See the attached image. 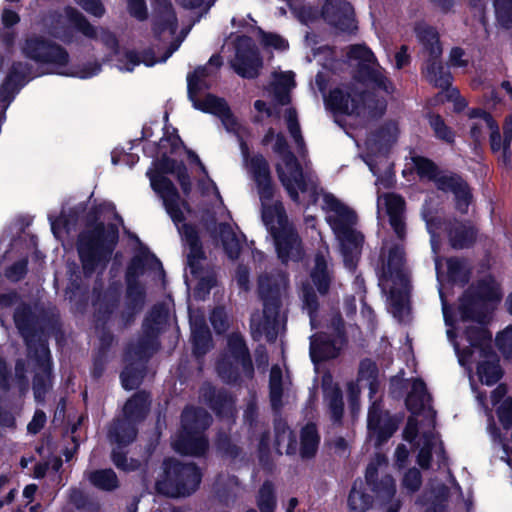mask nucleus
<instances>
[{
  "instance_id": "nucleus-1",
  "label": "nucleus",
  "mask_w": 512,
  "mask_h": 512,
  "mask_svg": "<svg viewBox=\"0 0 512 512\" xmlns=\"http://www.w3.org/2000/svg\"><path fill=\"white\" fill-rule=\"evenodd\" d=\"M221 64V58L213 55L206 65L198 67L187 76L189 99L195 109L219 117L226 130L239 138L244 163L257 185L262 205V220L274 239L278 257L284 263L299 261L303 257L301 241L293 226L289 224L281 202L273 199L274 187L267 161L260 155L248 159V146L242 140V125L231 114L223 99L205 94Z\"/></svg>"
},
{
  "instance_id": "nucleus-2",
  "label": "nucleus",
  "mask_w": 512,
  "mask_h": 512,
  "mask_svg": "<svg viewBox=\"0 0 512 512\" xmlns=\"http://www.w3.org/2000/svg\"><path fill=\"white\" fill-rule=\"evenodd\" d=\"M439 294L447 329V337L453 343L460 365L471 369L477 363L479 380L488 386L502 376L497 355L492 351L491 334L483 327L486 316L500 302L502 293L492 277L481 280L477 287L460 300L458 315H450L441 288Z\"/></svg>"
},
{
  "instance_id": "nucleus-3",
  "label": "nucleus",
  "mask_w": 512,
  "mask_h": 512,
  "mask_svg": "<svg viewBox=\"0 0 512 512\" xmlns=\"http://www.w3.org/2000/svg\"><path fill=\"white\" fill-rule=\"evenodd\" d=\"M263 142L266 145L273 144V151L280 155L281 160L276 166L278 177L293 201L308 206L317 203L321 198L326 220L341 244L345 265L353 269L363 242L362 235L354 228L355 213L334 195L319 190L315 174L300 168L294 155L287 150L286 141L281 134L269 130Z\"/></svg>"
},
{
  "instance_id": "nucleus-4",
  "label": "nucleus",
  "mask_w": 512,
  "mask_h": 512,
  "mask_svg": "<svg viewBox=\"0 0 512 512\" xmlns=\"http://www.w3.org/2000/svg\"><path fill=\"white\" fill-rule=\"evenodd\" d=\"M168 173L176 174L184 192L188 191L190 183L186 168L182 163H177L169 157H163L155 164V169L149 170L147 175L150 178L152 189L162 198L167 213L177 226L183 241L188 246V269L191 276L198 280L196 290L198 296H201L202 291H208L214 285L215 279L212 274L204 275L202 271L201 261L203 253L197 232L193 227L182 224L188 208L184 202L180 201L179 195L171 181L164 176Z\"/></svg>"
},
{
  "instance_id": "nucleus-5",
  "label": "nucleus",
  "mask_w": 512,
  "mask_h": 512,
  "mask_svg": "<svg viewBox=\"0 0 512 512\" xmlns=\"http://www.w3.org/2000/svg\"><path fill=\"white\" fill-rule=\"evenodd\" d=\"M406 406L412 413L403 431L404 440L419 448L418 464L429 467L434 455L439 465L445 462L442 442L433 432L435 412L430 405V396L421 380H414L406 399Z\"/></svg>"
},
{
  "instance_id": "nucleus-6",
  "label": "nucleus",
  "mask_w": 512,
  "mask_h": 512,
  "mask_svg": "<svg viewBox=\"0 0 512 512\" xmlns=\"http://www.w3.org/2000/svg\"><path fill=\"white\" fill-rule=\"evenodd\" d=\"M379 286L387 297L389 312L399 321L410 315V279L400 245L384 244L378 265Z\"/></svg>"
},
{
  "instance_id": "nucleus-7",
  "label": "nucleus",
  "mask_w": 512,
  "mask_h": 512,
  "mask_svg": "<svg viewBox=\"0 0 512 512\" xmlns=\"http://www.w3.org/2000/svg\"><path fill=\"white\" fill-rule=\"evenodd\" d=\"M287 287V278L278 273L272 276H261L259 293L264 303L263 314L255 313L251 317V331L255 339L265 337L274 341L283 327L279 314L280 299Z\"/></svg>"
},
{
  "instance_id": "nucleus-8",
  "label": "nucleus",
  "mask_w": 512,
  "mask_h": 512,
  "mask_svg": "<svg viewBox=\"0 0 512 512\" xmlns=\"http://www.w3.org/2000/svg\"><path fill=\"white\" fill-rule=\"evenodd\" d=\"M118 240V230L114 225L107 227L97 224L93 230L80 235L78 252L86 274L92 273L109 260Z\"/></svg>"
},
{
  "instance_id": "nucleus-9",
  "label": "nucleus",
  "mask_w": 512,
  "mask_h": 512,
  "mask_svg": "<svg viewBox=\"0 0 512 512\" xmlns=\"http://www.w3.org/2000/svg\"><path fill=\"white\" fill-rule=\"evenodd\" d=\"M23 52L28 58L45 65L52 73L85 79L95 76L100 71V66L97 64L80 71H71L67 67L68 53L61 46L39 38L28 39Z\"/></svg>"
},
{
  "instance_id": "nucleus-10",
  "label": "nucleus",
  "mask_w": 512,
  "mask_h": 512,
  "mask_svg": "<svg viewBox=\"0 0 512 512\" xmlns=\"http://www.w3.org/2000/svg\"><path fill=\"white\" fill-rule=\"evenodd\" d=\"M325 101L335 112L361 120L380 115L386 108L384 101L368 100L354 84H342L334 88Z\"/></svg>"
},
{
  "instance_id": "nucleus-11",
  "label": "nucleus",
  "mask_w": 512,
  "mask_h": 512,
  "mask_svg": "<svg viewBox=\"0 0 512 512\" xmlns=\"http://www.w3.org/2000/svg\"><path fill=\"white\" fill-rule=\"evenodd\" d=\"M211 423L210 415L203 409L187 408L182 414V433L173 439L175 451L184 455L200 456L208 447L202 435Z\"/></svg>"
},
{
  "instance_id": "nucleus-12",
  "label": "nucleus",
  "mask_w": 512,
  "mask_h": 512,
  "mask_svg": "<svg viewBox=\"0 0 512 512\" xmlns=\"http://www.w3.org/2000/svg\"><path fill=\"white\" fill-rule=\"evenodd\" d=\"M201 481V473L193 463L174 459L164 462L163 475L156 482V490L166 496L180 497L193 493Z\"/></svg>"
},
{
  "instance_id": "nucleus-13",
  "label": "nucleus",
  "mask_w": 512,
  "mask_h": 512,
  "mask_svg": "<svg viewBox=\"0 0 512 512\" xmlns=\"http://www.w3.org/2000/svg\"><path fill=\"white\" fill-rule=\"evenodd\" d=\"M415 33L428 53V60L424 66L426 78L435 86L447 88L451 84V75L437 61L442 53L437 31L425 23H419L415 27Z\"/></svg>"
},
{
  "instance_id": "nucleus-14",
  "label": "nucleus",
  "mask_w": 512,
  "mask_h": 512,
  "mask_svg": "<svg viewBox=\"0 0 512 512\" xmlns=\"http://www.w3.org/2000/svg\"><path fill=\"white\" fill-rule=\"evenodd\" d=\"M150 405L149 395L145 392L135 394L123 408V419L117 420L109 431L110 439L124 446L136 436L135 424L144 418Z\"/></svg>"
},
{
  "instance_id": "nucleus-15",
  "label": "nucleus",
  "mask_w": 512,
  "mask_h": 512,
  "mask_svg": "<svg viewBox=\"0 0 512 512\" xmlns=\"http://www.w3.org/2000/svg\"><path fill=\"white\" fill-rule=\"evenodd\" d=\"M386 458L377 455L366 470V482L373 490L376 502L385 512H398L400 501L395 498L396 486L393 478L383 475V468L386 467Z\"/></svg>"
},
{
  "instance_id": "nucleus-16",
  "label": "nucleus",
  "mask_w": 512,
  "mask_h": 512,
  "mask_svg": "<svg viewBox=\"0 0 512 512\" xmlns=\"http://www.w3.org/2000/svg\"><path fill=\"white\" fill-rule=\"evenodd\" d=\"M217 370L219 376L227 383L235 382L240 370L247 377H251L252 363L246 345L239 334L229 336L227 350L219 360Z\"/></svg>"
},
{
  "instance_id": "nucleus-17",
  "label": "nucleus",
  "mask_w": 512,
  "mask_h": 512,
  "mask_svg": "<svg viewBox=\"0 0 512 512\" xmlns=\"http://www.w3.org/2000/svg\"><path fill=\"white\" fill-rule=\"evenodd\" d=\"M414 167L421 177L435 178L436 185L444 191H451L455 195L457 209L466 212L470 203V191L466 183L459 177L436 175V167L428 159L422 157L413 158Z\"/></svg>"
},
{
  "instance_id": "nucleus-18",
  "label": "nucleus",
  "mask_w": 512,
  "mask_h": 512,
  "mask_svg": "<svg viewBox=\"0 0 512 512\" xmlns=\"http://www.w3.org/2000/svg\"><path fill=\"white\" fill-rule=\"evenodd\" d=\"M351 61H358L359 75L367 85L381 89L386 93L393 90L392 83L377 63L373 52L364 45H354L348 52Z\"/></svg>"
},
{
  "instance_id": "nucleus-19",
  "label": "nucleus",
  "mask_w": 512,
  "mask_h": 512,
  "mask_svg": "<svg viewBox=\"0 0 512 512\" xmlns=\"http://www.w3.org/2000/svg\"><path fill=\"white\" fill-rule=\"evenodd\" d=\"M331 335H314L311 337L310 357L314 363L335 358L344 345L342 320L334 316L331 321Z\"/></svg>"
},
{
  "instance_id": "nucleus-20",
  "label": "nucleus",
  "mask_w": 512,
  "mask_h": 512,
  "mask_svg": "<svg viewBox=\"0 0 512 512\" xmlns=\"http://www.w3.org/2000/svg\"><path fill=\"white\" fill-rule=\"evenodd\" d=\"M235 57L231 64L235 72L244 78L258 75L262 61L249 37H239L235 43Z\"/></svg>"
},
{
  "instance_id": "nucleus-21",
  "label": "nucleus",
  "mask_w": 512,
  "mask_h": 512,
  "mask_svg": "<svg viewBox=\"0 0 512 512\" xmlns=\"http://www.w3.org/2000/svg\"><path fill=\"white\" fill-rule=\"evenodd\" d=\"M398 134L399 129L396 122L390 121L376 135H372L365 141L366 154L363 156V160L374 175H377V169L372 158L377 155L384 156L388 147L396 141Z\"/></svg>"
},
{
  "instance_id": "nucleus-22",
  "label": "nucleus",
  "mask_w": 512,
  "mask_h": 512,
  "mask_svg": "<svg viewBox=\"0 0 512 512\" xmlns=\"http://www.w3.org/2000/svg\"><path fill=\"white\" fill-rule=\"evenodd\" d=\"M368 436L376 445L389 439L398 427V420L383 410L379 402H373L368 412Z\"/></svg>"
},
{
  "instance_id": "nucleus-23",
  "label": "nucleus",
  "mask_w": 512,
  "mask_h": 512,
  "mask_svg": "<svg viewBox=\"0 0 512 512\" xmlns=\"http://www.w3.org/2000/svg\"><path fill=\"white\" fill-rule=\"evenodd\" d=\"M368 388L370 397L378 389L377 367L370 360H363L360 364L359 374L356 382L348 384V398L353 414L359 411V395L362 388Z\"/></svg>"
},
{
  "instance_id": "nucleus-24",
  "label": "nucleus",
  "mask_w": 512,
  "mask_h": 512,
  "mask_svg": "<svg viewBox=\"0 0 512 512\" xmlns=\"http://www.w3.org/2000/svg\"><path fill=\"white\" fill-rule=\"evenodd\" d=\"M377 211L378 214L384 212L388 215L390 225L394 232L400 239H402L405 236L404 199L394 193L380 194L378 192Z\"/></svg>"
},
{
  "instance_id": "nucleus-25",
  "label": "nucleus",
  "mask_w": 512,
  "mask_h": 512,
  "mask_svg": "<svg viewBox=\"0 0 512 512\" xmlns=\"http://www.w3.org/2000/svg\"><path fill=\"white\" fill-rule=\"evenodd\" d=\"M321 16L327 23L341 31L350 32L356 29L353 8L345 0H326Z\"/></svg>"
},
{
  "instance_id": "nucleus-26",
  "label": "nucleus",
  "mask_w": 512,
  "mask_h": 512,
  "mask_svg": "<svg viewBox=\"0 0 512 512\" xmlns=\"http://www.w3.org/2000/svg\"><path fill=\"white\" fill-rule=\"evenodd\" d=\"M31 78L32 74L26 64H13L0 87V112L6 109L15 93Z\"/></svg>"
},
{
  "instance_id": "nucleus-27",
  "label": "nucleus",
  "mask_w": 512,
  "mask_h": 512,
  "mask_svg": "<svg viewBox=\"0 0 512 512\" xmlns=\"http://www.w3.org/2000/svg\"><path fill=\"white\" fill-rule=\"evenodd\" d=\"M152 6L157 17L155 32L157 34L176 32V17L169 0H152Z\"/></svg>"
},
{
  "instance_id": "nucleus-28",
  "label": "nucleus",
  "mask_w": 512,
  "mask_h": 512,
  "mask_svg": "<svg viewBox=\"0 0 512 512\" xmlns=\"http://www.w3.org/2000/svg\"><path fill=\"white\" fill-rule=\"evenodd\" d=\"M229 258L235 259L241 251L244 235L230 224H219L217 236Z\"/></svg>"
},
{
  "instance_id": "nucleus-29",
  "label": "nucleus",
  "mask_w": 512,
  "mask_h": 512,
  "mask_svg": "<svg viewBox=\"0 0 512 512\" xmlns=\"http://www.w3.org/2000/svg\"><path fill=\"white\" fill-rule=\"evenodd\" d=\"M490 145L494 153H497L499 157H502L506 161L508 157V151L510 149L512 141V117L509 116L505 119L503 125V136L499 132L498 124L489 133Z\"/></svg>"
},
{
  "instance_id": "nucleus-30",
  "label": "nucleus",
  "mask_w": 512,
  "mask_h": 512,
  "mask_svg": "<svg viewBox=\"0 0 512 512\" xmlns=\"http://www.w3.org/2000/svg\"><path fill=\"white\" fill-rule=\"evenodd\" d=\"M295 87L294 74L291 71L274 72L271 83V93L275 101L286 105L290 101L289 92Z\"/></svg>"
},
{
  "instance_id": "nucleus-31",
  "label": "nucleus",
  "mask_w": 512,
  "mask_h": 512,
  "mask_svg": "<svg viewBox=\"0 0 512 512\" xmlns=\"http://www.w3.org/2000/svg\"><path fill=\"white\" fill-rule=\"evenodd\" d=\"M310 278L312 284L320 294L327 293L331 283V274L328 269L325 255L323 253H319L315 256L314 266L312 267Z\"/></svg>"
},
{
  "instance_id": "nucleus-32",
  "label": "nucleus",
  "mask_w": 512,
  "mask_h": 512,
  "mask_svg": "<svg viewBox=\"0 0 512 512\" xmlns=\"http://www.w3.org/2000/svg\"><path fill=\"white\" fill-rule=\"evenodd\" d=\"M190 323L192 330V339L194 344V352L197 355H202L210 348V331L205 325L203 317L198 319L196 316L190 313Z\"/></svg>"
},
{
  "instance_id": "nucleus-33",
  "label": "nucleus",
  "mask_w": 512,
  "mask_h": 512,
  "mask_svg": "<svg viewBox=\"0 0 512 512\" xmlns=\"http://www.w3.org/2000/svg\"><path fill=\"white\" fill-rule=\"evenodd\" d=\"M496 122L486 112L474 110L470 113V135L475 142L484 139L487 133H490L496 126Z\"/></svg>"
},
{
  "instance_id": "nucleus-34",
  "label": "nucleus",
  "mask_w": 512,
  "mask_h": 512,
  "mask_svg": "<svg viewBox=\"0 0 512 512\" xmlns=\"http://www.w3.org/2000/svg\"><path fill=\"white\" fill-rule=\"evenodd\" d=\"M323 391L332 419L339 421L343 413V401L339 388L332 383L330 376L323 379Z\"/></svg>"
},
{
  "instance_id": "nucleus-35",
  "label": "nucleus",
  "mask_w": 512,
  "mask_h": 512,
  "mask_svg": "<svg viewBox=\"0 0 512 512\" xmlns=\"http://www.w3.org/2000/svg\"><path fill=\"white\" fill-rule=\"evenodd\" d=\"M60 21L74 28L89 38L97 36L96 29L74 8H66L64 14L60 16Z\"/></svg>"
},
{
  "instance_id": "nucleus-36",
  "label": "nucleus",
  "mask_w": 512,
  "mask_h": 512,
  "mask_svg": "<svg viewBox=\"0 0 512 512\" xmlns=\"http://www.w3.org/2000/svg\"><path fill=\"white\" fill-rule=\"evenodd\" d=\"M347 504L350 512H366L372 506V498L366 493L362 481L354 483L348 495Z\"/></svg>"
},
{
  "instance_id": "nucleus-37",
  "label": "nucleus",
  "mask_w": 512,
  "mask_h": 512,
  "mask_svg": "<svg viewBox=\"0 0 512 512\" xmlns=\"http://www.w3.org/2000/svg\"><path fill=\"white\" fill-rule=\"evenodd\" d=\"M319 444V436L313 424H307L301 431L300 453L303 458L314 456Z\"/></svg>"
},
{
  "instance_id": "nucleus-38",
  "label": "nucleus",
  "mask_w": 512,
  "mask_h": 512,
  "mask_svg": "<svg viewBox=\"0 0 512 512\" xmlns=\"http://www.w3.org/2000/svg\"><path fill=\"white\" fill-rule=\"evenodd\" d=\"M91 484L102 490H113L118 486L117 476L112 469H102L87 475Z\"/></svg>"
},
{
  "instance_id": "nucleus-39",
  "label": "nucleus",
  "mask_w": 512,
  "mask_h": 512,
  "mask_svg": "<svg viewBox=\"0 0 512 512\" xmlns=\"http://www.w3.org/2000/svg\"><path fill=\"white\" fill-rule=\"evenodd\" d=\"M449 235L454 248H464L473 242L475 231L472 226L460 223L450 230Z\"/></svg>"
},
{
  "instance_id": "nucleus-40",
  "label": "nucleus",
  "mask_w": 512,
  "mask_h": 512,
  "mask_svg": "<svg viewBox=\"0 0 512 512\" xmlns=\"http://www.w3.org/2000/svg\"><path fill=\"white\" fill-rule=\"evenodd\" d=\"M168 319L169 308L166 304L162 303L153 308L152 312L145 320L144 327L151 333L160 331L168 322Z\"/></svg>"
},
{
  "instance_id": "nucleus-41",
  "label": "nucleus",
  "mask_w": 512,
  "mask_h": 512,
  "mask_svg": "<svg viewBox=\"0 0 512 512\" xmlns=\"http://www.w3.org/2000/svg\"><path fill=\"white\" fill-rule=\"evenodd\" d=\"M39 351L41 358L43 359V375H37L34 379V393L37 399H40L45 393L48 386L49 374H48V362H49V350L44 342H40Z\"/></svg>"
},
{
  "instance_id": "nucleus-42",
  "label": "nucleus",
  "mask_w": 512,
  "mask_h": 512,
  "mask_svg": "<svg viewBox=\"0 0 512 512\" xmlns=\"http://www.w3.org/2000/svg\"><path fill=\"white\" fill-rule=\"evenodd\" d=\"M14 320L18 330L25 339L28 348L31 350V318L29 310L26 307L17 309L14 315Z\"/></svg>"
},
{
  "instance_id": "nucleus-43",
  "label": "nucleus",
  "mask_w": 512,
  "mask_h": 512,
  "mask_svg": "<svg viewBox=\"0 0 512 512\" xmlns=\"http://www.w3.org/2000/svg\"><path fill=\"white\" fill-rule=\"evenodd\" d=\"M282 371L280 367L273 366L270 372V398L272 406L277 409L281 404L282 386H281Z\"/></svg>"
},
{
  "instance_id": "nucleus-44",
  "label": "nucleus",
  "mask_w": 512,
  "mask_h": 512,
  "mask_svg": "<svg viewBox=\"0 0 512 512\" xmlns=\"http://www.w3.org/2000/svg\"><path fill=\"white\" fill-rule=\"evenodd\" d=\"M114 56V61L120 71L131 72L140 63L137 55L131 51L116 50Z\"/></svg>"
},
{
  "instance_id": "nucleus-45",
  "label": "nucleus",
  "mask_w": 512,
  "mask_h": 512,
  "mask_svg": "<svg viewBox=\"0 0 512 512\" xmlns=\"http://www.w3.org/2000/svg\"><path fill=\"white\" fill-rule=\"evenodd\" d=\"M495 13L498 22L509 28L512 26V0H494Z\"/></svg>"
},
{
  "instance_id": "nucleus-46",
  "label": "nucleus",
  "mask_w": 512,
  "mask_h": 512,
  "mask_svg": "<svg viewBox=\"0 0 512 512\" xmlns=\"http://www.w3.org/2000/svg\"><path fill=\"white\" fill-rule=\"evenodd\" d=\"M139 265H140V260L135 258L132 261V264L129 267L128 272H127V278H128V283H129V286H128V298L132 302H134L133 310L137 306H140L142 304V302H143L142 291L138 287H135V286H133L131 284L132 277L136 274V267H138Z\"/></svg>"
},
{
  "instance_id": "nucleus-47",
  "label": "nucleus",
  "mask_w": 512,
  "mask_h": 512,
  "mask_svg": "<svg viewBox=\"0 0 512 512\" xmlns=\"http://www.w3.org/2000/svg\"><path fill=\"white\" fill-rule=\"evenodd\" d=\"M258 506L261 512H273L275 506L273 487L268 482L264 483L259 491Z\"/></svg>"
},
{
  "instance_id": "nucleus-48",
  "label": "nucleus",
  "mask_w": 512,
  "mask_h": 512,
  "mask_svg": "<svg viewBox=\"0 0 512 512\" xmlns=\"http://www.w3.org/2000/svg\"><path fill=\"white\" fill-rule=\"evenodd\" d=\"M447 269H448V277L456 282V281H465L467 277V268L463 261L450 258L447 260Z\"/></svg>"
},
{
  "instance_id": "nucleus-49",
  "label": "nucleus",
  "mask_w": 512,
  "mask_h": 512,
  "mask_svg": "<svg viewBox=\"0 0 512 512\" xmlns=\"http://www.w3.org/2000/svg\"><path fill=\"white\" fill-rule=\"evenodd\" d=\"M302 297H303V303L304 307L307 309L309 317H310V323L312 328H316V317L314 315V312L317 309V299L315 294L312 292L311 287L309 284L303 286L302 290Z\"/></svg>"
},
{
  "instance_id": "nucleus-50",
  "label": "nucleus",
  "mask_w": 512,
  "mask_h": 512,
  "mask_svg": "<svg viewBox=\"0 0 512 512\" xmlns=\"http://www.w3.org/2000/svg\"><path fill=\"white\" fill-rule=\"evenodd\" d=\"M313 58L317 63L324 68L334 69L336 60L334 59V52L327 46L312 48Z\"/></svg>"
},
{
  "instance_id": "nucleus-51",
  "label": "nucleus",
  "mask_w": 512,
  "mask_h": 512,
  "mask_svg": "<svg viewBox=\"0 0 512 512\" xmlns=\"http://www.w3.org/2000/svg\"><path fill=\"white\" fill-rule=\"evenodd\" d=\"M284 117L286 119V123H287V127L289 129V132H290L291 136L293 137L295 143L300 148H302L303 139H302V136L300 134V128H299V125H298V122H297L296 112L293 109H291V108H287L285 110Z\"/></svg>"
},
{
  "instance_id": "nucleus-52",
  "label": "nucleus",
  "mask_w": 512,
  "mask_h": 512,
  "mask_svg": "<svg viewBox=\"0 0 512 512\" xmlns=\"http://www.w3.org/2000/svg\"><path fill=\"white\" fill-rule=\"evenodd\" d=\"M496 344L505 357L512 356V325L507 326L496 336Z\"/></svg>"
},
{
  "instance_id": "nucleus-53",
  "label": "nucleus",
  "mask_w": 512,
  "mask_h": 512,
  "mask_svg": "<svg viewBox=\"0 0 512 512\" xmlns=\"http://www.w3.org/2000/svg\"><path fill=\"white\" fill-rule=\"evenodd\" d=\"M261 43L266 48L284 51L288 48V42L278 34L260 31Z\"/></svg>"
},
{
  "instance_id": "nucleus-54",
  "label": "nucleus",
  "mask_w": 512,
  "mask_h": 512,
  "mask_svg": "<svg viewBox=\"0 0 512 512\" xmlns=\"http://www.w3.org/2000/svg\"><path fill=\"white\" fill-rule=\"evenodd\" d=\"M276 442L278 449H285L287 454H292L296 450L295 441L292 439V433L289 428H283L281 431H277Z\"/></svg>"
},
{
  "instance_id": "nucleus-55",
  "label": "nucleus",
  "mask_w": 512,
  "mask_h": 512,
  "mask_svg": "<svg viewBox=\"0 0 512 512\" xmlns=\"http://www.w3.org/2000/svg\"><path fill=\"white\" fill-rule=\"evenodd\" d=\"M290 7L293 10L296 17L306 25L314 23L319 18L318 12L310 6H303L301 8H297L292 3H290Z\"/></svg>"
},
{
  "instance_id": "nucleus-56",
  "label": "nucleus",
  "mask_w": 512,
  "mask_h": 512,
  "mask_svg": "<svg viewBox=\"0 0 512 512\" xmlns=\"http://www.w3.org/2000/svg\"><path fill=\"white\" fill-rule=\"evenodd\" d=\"M141 378V373L130 367H126L121 373L122 386L127 390L136 388L140 384Z\"/></svg>"
},
{
  "instance_id": "nucleus-57",
  "label": "nucleus",
  "mask_w": 512,
  "mask_h": 512,
  "mask_svg": "<svg viewBox=\"0 0 512 512\" xmlns=\"http://www.w3.org/2000/svg\"><path fill=\"white\" fill-rule=\"evenodd\" d=\"M498 417L505 429L512 426V398H505L498 408Z\"/></svg>"
},
{
  "instance_id": "nucleus-58",
  "label": "nucleus",
  "mask_w": 512,
  "mask_h": 512,
  "mask_svg": "<svg viewBox=\"0 0 512 512\" xmlns=\"http://www.w3.org/2000/svg\"><path fill=\"white\" fill-rule=\"evenodd\" d=\"M429 122L438 138L446 140V141L452 140V133L447 128V126L444 124V122L440 118V116H438V115L430 116Z\"/></svg>"
},
{
  "instance_id": "nucleus-59",
  "label": "nucleus",
  "mask_w": 512,
  "mask_h": 512,
  "mask_svg": "<svg viewBox=\"0 0 512 512\" xmlns=\"http://www.w3.org/2000/svg\"><path fill=\"white\" fill-rule=\"evenodd\" d=\"M421 485V475L420 472L413 468L410 469L403 478V486L410 492L416 491Z\"/></svg>"
},
{
  "instance_id": "nucleus-60",
  "label": "nucleus",
  "mask_w": 512,
  "mask_h": 512,
  "mask_svg": "<svg viewBox=\"0 0 512 512\" xmlns=\"http://www.w3.org/2000/svg\"><path fill=\"white\" fill-rule=\"evenodd\" d=\"M127 7L131 16L138 20L146 19L147 8L144 0H127Z\"/></svg>"
},
{
  "instance_id": "nucleus-61",
  "label": "nucleus",
  "mask_w": 512,
  "mask_h": 512,
  "mask_svg": "<svg viewBox=\"0 0 512 512\" xmlns=\"http://www.w3.org/2000/svg\"><path fill=\"white\" fill-rule=\"evenodd\" d=\"M210 321L214 327V329L220 333L226 329L227 326V316L222 308H216L213 310Z\"/></svg>"
},
{
  "instance_id": "nucleus-62",
  "label": "nucleus",
  "mask_w": 512,
  "mask_h": 512,
  "mask_svg": "<svg viewBox=\"0 0 512 512\" xmlns=\"http://www.w3.org/2000/svg\"><path fill=\"white\" fill-rule=\"evenodd\" d=\"M77 3L93 16L101 17L104 14V7L100 0H77Z\"/></svg>"
},
{
  "instance_id": "nucleus-63",
  "label": "nucleus",
  "mask_w": 512,
  "mask_h": 512,
  "mask_svg": "<svg viewBox=\"0 0 512 512\" xmlns=\"http://www.w3.org/2000/svg\"><path fill=\"white\" fill-rule=\"evenodd\" d=\"M112 459H113L114 464L118 468L125 470V471L134 470L139 466L138 461L133 460V459L128 460L124 455H121L116 450H113Z\"/></svg>"
},
{
  "instance_id": "nucleus-64",
  "label": "nucleus",
  "mask_w": 512,
  "mask_h": 512,
  "mask_svg": "<svg viewBox=\"0 0 512 512\" xmlns=\"http://www.w3.org/2000/svg\"><path fill=\"white\" fill-rule=\"evenodd\" d=\"M26 267H27V262L25 260L19 261V262L15 263L14 265H12L7 270L6 275L12 281H18L26 273Z\"/></svg>"
}]
</instances>
